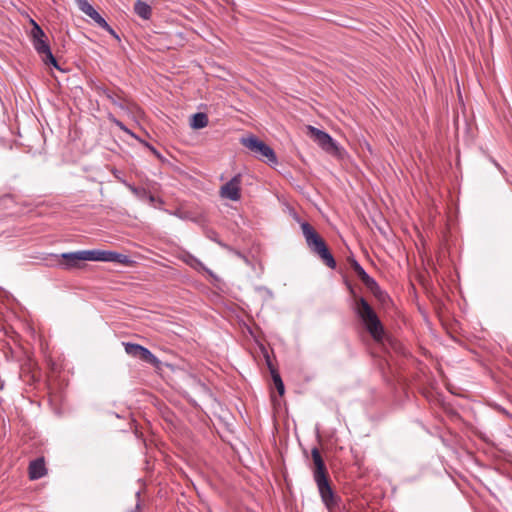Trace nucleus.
<instances>
[{"instance_id":"obj_1","label":"nucleus","mask_w":512,"mask_h":512,"mask_svg":"<svg viewBox=\"0 0 512 512\" xmlns=\"http://www.w3.org/2000/svg\"><path fill=\"white\" fill-rule=\"evenodd\" d=\"M314 463L313 476L316 482L320 497L329 512H333L339 505V496L333 491L329 474L324 460L317 448L311 451Z\"/></svg>"},{"instance_id":"obj_2","label":"nucleus","mask_w":512,"mask_h":512,"mask_svg":"<svg viewBox=\"0 0 512 512\" xmlns=\"http://www.w3.org/2000/svg\"><path fill=\"white\" fill-rule=\"evenodd\" d=\"M301 229L310 250L317 254L329 268H335L336 261L330 253L325 241L316 230L306 222L301 224Z\"/></svg>"},{"instance_id":"obj_3","label":"nucleus","mask_w":512,"mask_h":512,"mask_svg":"<svg viewBox=\"0 0 512 512\" xmlns=\"http://www.w3.org/2000/svg\"><path fill=\"white\" fill-rule=\"evenodd\" d=\"M355 302L356 312L364 322L370 335L375 341H382L384 336V328L373 308L362 297L357 298Z\"/></svg>"},{"instance_id":"obj_4","label":"nucleus","mask_w":512,"mask_h":512,"mask_svg":"<svg viewBox=\"0 0 512 512\" xmlns=\"http://www.w3.org/2000/svg\"><path fill=\"white\" fill-rule=\"evenodd\" d=\"M33 28L31 30V37L36 51L41 55L42 61L45 64H51L59 69L56 58L53 56L49 45L46 43V36L41 27L32 20Z\"/></svg>"},{"instance_id":"obj_5","label":"nucleus","mask_w":512,"mask_h":512,"mask_svg":"<svg viewBox=\"0 0 512 512\" xmlns=\"http://www.w3.org/2000/svg\"><path fill=\"white\" fill-rule=\"evenodd\" d=\"M307 135L310 136L324 151L331 155H339L340 149L333 138L326 132L308 125Z\"/></svg>"},{"instance_id":"obj_6","label":"nucleus","mask_w":512,"mask_h":512,"mask_svg":"<svg viewBox=\"0 0 512 512\" xmlns=\"http://www.w3.org/2000/svg\"><path fill=\"white\" fill-rule=\"evenodd\" d=\"M85 261H103V262H116L128 265L131 261L129 257L113 251L103 250H83Z\"/></svg>"},{"instance_id":"obj_7","label":"nucleus","mask_w":512,"mask_h":512,"mask_svg":"<svg viewBox=\"0 0 512 512\" xmlns=\"http://www.w3.org/2000/svg\"><path fill=\"white\" fill-rule=\"evenodd\" d=\"M241 143L249 150L258 153L261 157L270 163H276L277 158L274 151L263 141L256 137L243 138Z\"/></svg>"},{"instance_id":"obj_8","label":"nucleus","mask_w":512,"mask_h":512,"mask_svg":"<svg viewBox=\"0 0 512 512\" xmlns=\"http://www.w3.org/2000/svg\"><path fill=\"white\" fill-rule=\"evenodd\" d=\"M241 185L242 176L237 174L220 187V197L231 201H239L241 199Z\"/></svg>"},{"instance_id":"obj_9","label":"nucleus","mask_w":512,"mask_h":512,"mask_svg":"<svg viewBox=\"0 0 512 512\" xmlns=\"http://www.w3.org/2000/svg\"><path fill=\"white\" fill-rule=\"evenodd\" d=\"M125 352L135 358H139L149 364L157 365L159 360L147 348L134 343H124Z\"/></svg>"},{"instance_id":"obj_10","label":"nucleus","mask_w":512,"mask_h":512,"mask_svg":"<svg viewBox=\"0 0 512 512\" xmlns=\"http://www.w3.org/2000/svg\"><path fill=\"white\" fill-rule=\"evenodd\" d=\"M97 92L100 95L105 96L113 105L121 109L130 108L131 103L124 98L123 93L120 90L116 91L108 87L99 86L97 87Z\"/></svg>"},{"instance_id":"obj_11","label":"nucleus","mask_w":512,"mask_h":512,"mask_svg":"<svg viewBox=\"0 0 512 512\" xmlns=\"http://www.w3.org/2000/svg\"><path fill=\"white\" fill-rule=\"evenodd\" d=\"M61 258L62 261L60 262V264L66 269L78 268L80 267V263L85 261L83 250L70 253H63L61 255Z\"/></svg>"},{"instance_id":"obj_12","label":"nucleus","mask_w":512,"mask_h":512,"mask_svg":"<svg viewBox=\"0 0 512 512\" xmlns=\"http://www.w3.org/2000/svg\"><path fill=\"white\" fill-rule=\"evenodd\" d=\"M46 474V467L43 458L32 461L29 465V477L32 480L42 478Z\"/></svg>"},{"instance_id":"obj_13","label":"nucleus","mask_w":512,"mask_h":512,"mask_svg":"<svg viewBox=\"0 0 512 512\" xmlns=\"http://www.w3.org/2000/svg\"><path fill=\"white\" fill-rule=\"evenodd\" d=\"M366 287L381 304L385 305L389 301V296L383 290H381L375 280H373L371 284H368Z\"/></svg>"},{"instance_id":"obj_14","label":"nucleus","mask_w":512,"mask_h":512,"mask_svg":"<svg viewBox=\"0 0 512 512\" xmlns=\"http://www.w3.org/2000/svg\"><path fill=\"white\" fill-rule=\"evenodd\" d=\"M134 11L139 17L145 20H148L152 14L151 7L141 0L136 1Z\"/></svg>"},{"instance_id":"obj_15","label":"nucleus","mask_w":512,"mask_h":512,"mask_svg":"<svg viewBox=\"0 0 512 512\" xmlns=\"http://www.w3.org/2000/svg\"><path fill=\"white\" fill-rule=\"evenodd\" d=\"M351 267L354 270V272L357 274V276L361 279V281L364 283L365 286L368 284H371V282L374 280L372 277H370L365 270L361 267V265L354 259L351 260Z\"/></svg>"},{"instance_id":"obj_16","label":"nucleus","mask_w":512,"mask_h":512,"mask_svg":"<svg viewBox=\"0 0 512 512\" xmlns=\"http://www.w3.org/2000/svg\"><path fill=\"white\" fill-rule=\"evenodd\" d=\"M208 116L205 113H196L191 117L190 126L193 129H202L208 125Z\"/></svg>"},{"instance_id":"obj_17","label":"nucleus","mask_w":512,"mask_h":512,"mask_svg":"<svg viewBox=\"0 0 512 512\" xmlns=\"http://www.w3.org/2000/svg\"><path fill=\"white\" fill-rule=\"evenodd\" d=\"M268 365H269V368L271 371V375H272V379H273L275 388L277 389L279 395L282 396L285 392L283 381H282L279 373L271 366L270 362H268Z\"/></svg>"},{"instance_id":"obj_18","label":"nucleus","mask_w":512,"mask_h":512,"mask_svg":"<svg viewBox=\"0 0 512 512\" xmlns=\"http://www.w3.org/2000/svg\"><path fill=\"white\" fill-rule=\"evenodd\" d=\"M79 9L90 18L96 14V10L88 3L87 0H75Z\"/></svg>"},{"instance_id":"obj_19","label":"nucleus","mask_w":512,"mask_h":512,"mask_svg":"<svg viewBox=\"0 0 512 512\" xmlns=\"http://www.w3.org/2000/svg\"><path fill=\"white\" fill-rule=\"evenodd\" d=\"M91 19H93L101 28L108 31L111 35L116 36L114 30L109 26V24L105 21V19L98 13L94 14Z\"/></svg>"},{"instance_id":"obj_20","label":"nucleus","mask_w":512,"mask_h":512,"mask_svg":"<svg viewBox=\"0 0 512 512\" xmlns=\"http://www.w3.org/2000/svg\"><path fill=\"white\" fill-rule=\"evenodd\" d=\"M109 120L115 124L117 127H119L122 131H124L125 133H127L128 135L136 138L135 134L129 130L121 121H119L118 119H116L114 116L110 115L109 116Z\"/></svg>"},{"instance_id":"obj_21","label":"nucleus","mask_w":512,"mask_h":512,"mask_svg":"<svg viewBox=\"0 0 512 512\" xmlns=\"http://www.w3.org/2000/svg\"><path fill=\"white\" fill-rule=\"evenodd\" d=\"M191 266H195V264H199V261L195 258H191V261L188 262Z\"/></svg>"},{"instance_id":"obj_22","label":"nucleus","mask_w":512,"mask_h":512,"mask_svg":"<svg viewBox=\"0 0 512 512\" xmlns=\"http://www.w3.org/2000/svg\"><path fill=\"white\" fill-rule=\"evenodd\" d=\"M149 200H150V202H154V200H155L154 196L153 195H149Z\"/></svg>"},{"instance_id":"obj_23","label":"nucleus","mask_w":512,"mask_h":512,"mask_svg":"<svg viewBox=\"0 0 512 512\" xmlns=\"http://www.w3.org/2000/svg\"><path fill=\"white\" fill-rule=\"evenodd\" d=\"M51 370L54 371L55 370V364H52L51 365Z\"/></svg>"}]
</instances>
